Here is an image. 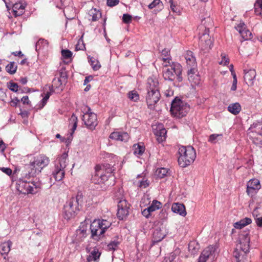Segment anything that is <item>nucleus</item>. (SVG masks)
Here are the masks:
<instances>
[{"label": "nucleus", "instance_id": "nucleus-1", "mask_svg": "<svg viewBox=\"0 0 262 262\" xmlns=\"http://www.w3.org/2000/svg\"><path fill=\"white\" fill-rule=\"evenodd\" d=\"M50 163L49 158L44 155H40L35 158L33 162L26 164L23 168L16 169L15 173L18 171L21 172V175L26 178H31L39 173L42 169L46 167Z\"/></svg>", "mask_w": 262, "mask_h": 262}, {"label": "nucleus", "instance_id": "nucleus-2", "mask_svg": "<svg viewBox=\"0 0 262 262\" xmlns=\"http://www.w3.org/2000/svg\"><path fill=\"white\" fill-rule=\"evenodd\" d=\"M83 198L82 192L78 191L75 197H72L66 203L63 208L64 219H70L80 210L83 203Z\"/></svg>", "mask_w": 262, "mask_h": 262}, {"label": "nucleus", "instance_id": "nucleus-3", "mask_svg": "<svg viewBox=\"0 0 262 262\" xmlns=\"http://www.w3.org/2000/svg\"><path fill=\"white\" fill-rule=\"evenodd\" d=\"M179 165L183 168L190 165L196 158L195 150L191 146L180 147L179 149Z\"/></svg>", "mask_w": 262, "mask_h": 262}, {"label": "nucleus", "instance_id": "nucleus-4", "mask_svg": "<svg viewBox=\"0 0 262 262\" xmlns=\"http://www.w3.org/2000/svg\"><path fill=\"white\" fill-rule=\"evenodd\" d=\"M166 64L164 65L165 67L163 70V76L165 80L173 81L176 76H177V79L179 82H181L183 80L182 75V66L178 62H171V64L169 66Z\"/></svg>", "mask_w": 262, "mask_h": 262}, {"label": "nucleus", "instance_id": "nucleus-5", "mask_svg": "<svg viewBox=\"0 0 262 262\" xmlns=\"http://www.w3.org/2000/svg\"><path fill=\"white\" fill-rule=\"evenodd\" d=\"M248 136L254 144L262 145V121L254 122L248 129Z\"/></svg>", "mask_w": 262, "mask_h": 262}, {"label": "nucleus", "instance_id": "nucleus-6", "mask_svg": "<svg viewBox=\"0 0 262 262\" xmlns=\"http://www.w3.org/2000/svg\"><path fill=\"white\" fill-rule=\"evenodd\" d=\"M106 222V220H95L91 223L90 229L93 239L98 241L102 237L108 227L105 224Z\"/></svg>", "mask_w": 262, "mask_h": 262}, {"label": "nucleus", "instance_id": "nucleus-7", "mask_svg": "<svg viewBox=\"0 0 262 262\" xmlns=\"http://www.w3.org/2000/svg\"><path fill=\"white\" fill-rule=\"evenodd\" d=\"M249 231H243L239 234L238 237V243L236 245V248L233 252L234 257L237 259L240 254L238 250L240 249L244 253H247L249 251L250 248V237L249 236Z\"/></svg>", "mask_w": 262, "mask_h": 262}, {"label": "nucleus", "instance_id": "nucleus-8", "mask_svg": "<svg viewBox=\"0 0 262 262\" xmlns=\"http://www.w3.org/2000/svg\"><path fill=\"white\" fill-rule=\"evenodd\" d=\"M21 177L16 182V189L21 193L28 194V193H35L36 191L33 186H35V189H37V186L35 184L27 181L25 179H29L30 178H26L21 175L20 172Z\"/></svg>", "mask_w": 262, "mask_h": 262}, {"label": "nucleus", "instance_id": "nucleus-9", "mask_svg": "<svg viewBox=\"0 0 262 262\" xmlns=\"http://www.w3.org/2000/svg\"><path fill=\"white\" fill-rule=\"evenodd\" d=\"M207 21L209 24L204 26V32L200 37L199 42V45L202 50H209L212 46V41L209 36V27L212 26V22L209 17L207 18Z\"/></svg>", "mask_w": 262, "mask_h": 262}, {"label": "nucleus", "instance_id": "nucleus-10", "mask_svg": "<svg viewBox=\"0 0 262 262\" xmlns=\"http://www.w3.org/2000/svg\"><path fill=\"white\" fill-rule=\"evenodd\" d=\"M170 112L173 116L180 118L186 115L187 108L180 99L176 98L171 102Z\"/></svg>", "mask_w": 262, "mask_h": 262}, {"label": "nucleus", "instance_id": "nucleus-11", "mask_svg": "<svg viewBox=\"0 0 262 262\" xmlns=\"http://www.w3.org/2000/svg\"><path fill=\"white\" fill-rule=\"evenodd\" d=\"M82 121L86 127L90 129H94L98 124L97 117L96 114L91 112L90 107L83 110Z\"/></svg>", "mask_w": 262, "mask_h": 262}, {"label": "nucleus", "instance_id": "nucleus-12", "mask_svg": "<svg viewBox=\"0 0 262 262\" xmlns=\"http://www.w3.org/2000/svg\"><path fill=\"white\" fill-rule=\"evenodd\" d=\"M95 169V174L92 176V181L95 184L104 183L108 180V178L112 173L111 170H109L111 172H110L107 171L106 173L107 174L109 173V174L107 175L106 172H104V167H102L99 165L96 166Z\"/></svg>", "mask_w": 262, "mask_h": 262}, {"label": "nucleus", "instance_id": "nucleus-13", "mask_svg": "<svg viewBox=\"0 0 262 262\" xmlns=\"http://www.w3.org/2000/svg\"><path fill=\"white\" fill-rule=\"evenodd\" d=\"M117 207V217L120 220H123L128 214L129 204L125 200H120L118 202Z\"/></svg>", "mask_w": 262, "mask_h": 262}, {"label": "nucleus", "instance_id": "nucleus-14", "mask_svg": "<svg viewBox=\"0 0 262 262\" xmlns=\"http://www.w3.org/2000/svg\"><path fill=\"white\" fill-rule=\"evenodd\" d=\"M160 97V92H147L146 101L148 107L150 110H154L155 107V105L159 101Z\"/></svg>", "mask_w": 262, "mask_h": 262}, {"label": "nucleus", "instance_id": "nucleus-15", "mask_svg": "<svg viewBox=\"0 0 262 262\" xmlns=\"http://www.w3.org/2000/svg\"><path fill=\"white\" fill-rule=\"evenodd\" d=\"M146 89L147 92H160L158 80L155 77H149L147 80Z\"/></svg>", "mask_w": 262, "mask_h": 262}, {"label": "nucleus", "instance_id": "nucleus-16", "mask_svg": "<svg viewBox=\"0 0 262 262\" xmlns=\"http://www.w3.org/2000/svg\"><path fill=\"white\" fill-rule=\"evenodd\" d=\"M215 248L213 246H209L206 247L201 253L198 261L206 262L210 255H212L215 252Z\"/></svg>", "mask_w": 262, "mask_h": 262}, {"label": "nucleus", "instance_id": "nucleus-17", "mask_svg": "<svg viewBox=\"0 0 262 262\" xmlns=\"http://www.w3.org/2000/svg\"><path fill=\"white\" fill-rule=\"evenodd\" d=\"M244 80L248 85H252L256 76V71L254 69L244 70Z\"/></svg>", "mask_w": 262, "mask_h": 262}, {"label": "nucleus", "instance_id": "nucleus-18", "mask_svg": "<svg viewBox=\"0 0 262 262\" xmlns=\"http://www.w3.org/2000/svg\"><path fill=\"white\" fill-rule=\"evenodd\" d=\"M77 117L76 116L75 114H73L70 119V124H72V128L71 129V132H70L69 134H68V136L66 141V143L67 144L70 143L73 139V134L74 133L75 129H76L77 126Z\"/></svg>", "mask_w": 262, "mask_h": 262}, {"label": "nucleus", "instance_id": "nucleus-19", "mask_svg": "<svg viewBox=\"0 0 262 262\" xmlns=\"http://www.w3.org/2000/svg\"><path fill=\"white\" fill-rule=\"evenodd\" d=\"M68 157V154L66 152L63 153L57 159L55 168L58 167V168H61V170H64L67 165Z\"/></svg>", "mask_w": 262, "mask_h": 262}, {"label": "nucleus", "instance_id": "nucleus-20", "mask_svg": "<svg viewBox=\"0 0 262 262\" xmlns=\"http://www.w3.org/2000/svg\"><path fill=\"white\" fill-rule=\"evenodd\" d=\"M166 133V130L162 125L157 126V128L155 129L154 134L157 137L159 142H162L165 139Z\"/></svg>", "mask_w": 262, "mask_h": 262}, {"label": "nucleus", "instance_id": "nucleus-21", "mask_svg": "<svg viewBox=\"0 0 262 262\" xmlns=\"http://www.w3.org/2000/svg\"><path fill=\"white\" fill-rule=\"evenodd\" d=\"M191 68L187 71L188 78L190 82L194 83V84L199 83L200 78L197 75L195 74L196 70L194 67H190Z\"/></svg>", "mask_w": 262, "mask_h": 262}, {"label": "nucleus", "instance_id": "nucleus-22", "mask_svg": "<svg viewBox=\"0 0 262 262\" xmlns=\"http://www.w3.org/2000/svg\"><path fill=\"white\" fill-rule=\"evenodd\" d=\"M171 210L173 212L179 214L182 216H185L187 213L185 206L183 204L179 203H174L172 205Z\"/></svg>", "mask_w": 262, "mask_h": 262}, {"label": "nucleus", "instance_id": "nucleus-23", "mask_svg": "<svg viewBox=\"0 0 262 262\" xmlns=\"http://www.w3.org/2000/svg\"><path fill=\"white\" fill-rule=\"evenodd\" d=\"M101 253L98 249L95 247L87 257L88 262H99Z\"/></svg>", "mask_w": 262, "mask_h": 262}, {"label": "nucleus", "instance_id": "nucleus-24", "mask_svg": "<svg viewBox=\"0 0 262 262\" xmlns=\"http://www.w3.org/2000/svg\"><path fill=\"white\" fill-rule=\"evenodd\" d=\"M185 58L187 66L189 67H195L196 66L195 58L191 51H187L186 52Z\"/></svg>", "mask_w": 262, "mask_h": 262}, {"label": "nucleus", "instance_id": "nucleus-25", "mask_svg": "<svg viewBox=\"0 0 262 262\" xmlns=\"http://www.w3.org/2000/svg\"><path fill=\"white\" fill-rule=\"evenodd\" d=\"M64 170H61V168H58V167L55 168L52 172L53 177L56 181H61L64 178Z\"/></svg>", "mask_w": 262, "mask_h": 262}, {"label": "nucleus", "instance_id": "nucleus-26", "mask_svg": "<svg viewBox=\"0 0 262 262\" xmlns=\"http://www.w3.org/2000/svg\"><path fill=\"white\" fill-rule=\"evenodd\" d=\"M12 243L9 241L2 243L0 245V252L2 255H7L10 251Z\"/></svg>", "mask_w": 262, "mask_h": 262}, {"label": "nucleus", "instance_id": "nucleus-27", "mask_svg": "<svg viewBox=\"0 0 262 262\" xmlns=\"http://www.w3.org/2000/svg\"><path fill=\"white\" fill-rule=\"evenodd\" d=\"M252 220L250 218L245 217L234 224V227L236 229H242L244 227L251 224Z\"/></svg>", "mask_w": 262, "mask_h": 262}, {"label": "nucleus", "instance_id": "nucleus-28", "mask_svg": "<svg viewBox=\"0 0 262 262\" xmlns=\"http://www.w3.org/2000/svg\"><path fill=\"white\" fill-rule=\"evenodd\" d=\"M228 111L233 115H237L241 111V106L238 102L230 104L228 106Z\"/></svg>", "mask_w": 262, "mask_h": 262}, {"label": "nucleus", "instance_id": "nucleus-29", "mask_svg": "<svg viewBox=\"0 0 262 262\" xmlns=\"http://www.w3.org/2000/svg\"><path fill=\"white\" fill-rule=\"evenodd\" d=\"M88 14L90 17H92L91 20L94 21L97 20L101 16L100 11L96 8H92L89 10Z\"/></svg>", "mask_w": 262, "mask_h": 262}, {"label": "nucleus", "instance_id": "nucleus-30", "mask_svg": "<svg viewBox=\"0 0 262 262\" xmlns=\"http://www.w3.org/2000/svg\"><path fill=\"white\" fill-rule=\"evenodd\" d=\"M165 235L161 233L160 229H156L153 233V243H157L161 241L164 237Z\"/></svg>", "mask_w": 262, "mask_h": 262}, {"label": "nucleus", "instance_id": "nucleus-31", "mask_svg": "<svg viewBox=\"0 0 262 262\" xmlns=\"http://www.w3.org/2000/svg\"><path fill=\"white\" fill-rule=\"evenodd\" d=\"M76 233L80 236L81 241L82 240V238L86 236V227H85V223H81L79 228L76 230Z\"/></svg>", "mask_w": 262, "mask_h": 262}, {"label": "nucleus", "instance_id": "nucleus-32", "mask_svg": "<svg viewBox=\"0 0 262 262\" xmlns=\"http://www.w3.org/2000/svg\"><path fill=\"white\" fill-rule=\"evenodd\" d=\"M116 135L117 136L116 140L122 142H126L129 138V136L126 132H116Z\"/></svg>", "mask_w": 262, "mask_h": 262}, {"label": "nucleus", "instance_id": "nucleus-33", "mask_svg": "<svg viewBox=\"0 0 262 262\" xmlns=\"http://www.w3.org/2000/svg\"><path fill=\"white\" fill-rule=\"evenodd\" d=\"M48 46V42L47 40L45 39H39L36 43L35 48L36 50L39 51L46 49Z\"/></svg>", "mask_w": 262, "mask_h": 262}, {"label": "nucleus", "instance_id": "nucleus-34", "mask_svg": "<svg viewBox=\"0 0 262 262\" xmlns=\"http://www.w3.org/2000/svg\"><path fill=\"white\" fill-rule=\"evenodd\" d=\"M25 6L20 4H15L13 7V10L15 15H20L23 13Z\"/></svg>", "mask_w": 262, "mask_h": 262}, {"label": "nucleus", "instance_id": "nucleus-35", "mask_svg": "<svg viewBox=\"0 0 262 262\" xmlns=\"http://www.w3.org/2000/svg\"><path fill=\"white\" fill-rule=\"evenodd\" d=\"M169 3L170 4V7L171 11L180 15L181 14V8L180 6L178 5L177 2H174L173 0H169Z\"/></svg>", "mask_w": 262, "mask_h": 262}, {"label": "nucleus", "instance_id": "nucleus-36", "mask_svg": "<svg viewBox=\"0 0 262 262\" xmlns=\"http://www.w3.org/2000/svg\"><path fill=\"white\" fill-rule=\"evenodd\" d=\"M162 204L157 200H154L152 202L151 204L147 207V208L149 210V211L152 212L161 207Z\"/></svg>", "mask_w": 262, "mask_h": 262}, {"label": "nucleus", "instance_id": "nucleus-37", "mask_svg": "<svg viewBox=\"0 0 262 262\" xmlns=\"http://www.w3.org/2000/svg\"><path fill=\"white\" fill-rule=\"evenodd\" d=\"M247 186L251 187L255 189L259 190L260 188L259 181L256 179L250 180L247 183Z\"/></svg>", "mask_w": 262, "mask_h": 262}, {"label": "nucleus", "instance_id": "nucleus-38", "mask_svg": "<svg viewBox=\"0 0 262 262\" xmlns=\"http://www.w3.org/2000/svg\"><path fill=\"white\" fill-rule=\"evenodd\" d=\"M156 7H157L160 10L163 8V5L160 0H154L148 6V8L150 9H152Z\"/></svg>", "mask_w": 262, "mask_h": 262}, {"label": "nucleus", "instance_id": "nucleus-39", "mask_svg": "<svg viewBox=\"0 0 262 262\" xmlns=\"http://www.w3.org/2000/svg\"><path fill=\"white\" fill-rule=\"evenodd\" d=\"M17 68V67L14 62H11L6 67V70L8 73L14 74L16 71Z\"/></svg>", "mask_w": 262, "mask_h": 262}, {"label": "nucleus", "instance_id": "nucleus-40", "mask_svg": "<svg viewBox=\"0 0 262 262\" xmlns=\"http://www.w3.org/2000/svg\"><path fill=\"white\" fill-rule=\"evenodd\" d=\"M134 154L135 155H141L145 150V147L140 144H134Z\"/></svg>", "mask_w": 262, "mask_h": 262}, {"label": "nucleus", "instance_id": "nucleus-41", "mask_svg": "<svg viewBox=\"0 0 262 262\" xmlns=\"http://www.w3.org/2000/svg\"><path fill=\"white\" fill-rule=\"evenodd\" d=\"M127 95L128 98L133 101L136 102L139 99V95L135 90L129 92Z\"/></svg>", "mask_w": 262, "mask_h": 262}, {"label": "nucleus", "instance_id": "nucleus-42", "mask_svg": "<svg viewBox=\"0 0 262 262\" xmlns=\"http://www.w3.org/2000/svg\"><path fill=\"white\" fill-rule=\"evenodd\" d=\"M49 89H50V92H48L45 94V97L43 98V99L41 100V104H42V107L44 106L46 104L48 100L49 99V98H50V96L51 95V94L53 93V92L54 91H53V85H52L51 86H50Z\"/></svg>", "mask_w": 262, "mask_h": 262}, {"label": "nucleus", "instance_id": "nucleus-43", "mask_svg": "<svg viewBox=\"0 0 262 262\" xmlns=\"http://www.w3.org/2000/svg\"><path fill=\"white\" fill-rule=\"evenodd\" d=\"M222 134H212L210 135L208 141L212 143H215L219 140L222 139Z\"/></svg>", "mask_w": 262, "mask_h": 262}, {"label": "nucleus", "instance_id": "nucleus-44", "mask_svg": "<svg viewBox=\"0 0 262 262\" xmlns=\"http://www.w3.org/2000/svg\"><path fill=\"white\" fill-rule=\"evenodd\" d=\"M156 172L158 177L162 179L167 175L168 169L165 168H160L157 170Z\"/></svg>", "mask_w": 262, "mask_h": 262}, {"label": "nucleus", "instance_id": "nucleus-45", "mask_svg": "<svg viewBox=\"0 0 262 262\" xmlns=\"http://www.w3.org/2000/svg\"><path fill=\"white\" fill-rule=\"evenodd\" d=\"M59 75L60 77H58L57 79V81L60 83V84H62V81H65L67 79V74L64 69H62L59 72Z\"/></svg>", "mask_w": 262, "mask_h": 262}, {"label": "nucleus", "instance_id": "nucleus-46", "mask_svg": "<svg viewBox=\"0 0 262 262\" xmlns=\"http://www.w3.org/2000/svg\"><path fill=\"white\" fill-rule=\"evenodd\" d=\"M254 11L257 15H262V3L255 2L254 4Z\"/></svg>", "mask_w": 262, "mask_h": 262}, {"label": "nucleus", "instance_id": "nucleus-47", "mask_svg": "<svg viewBox=\"0 0 262 262\" xmlns=\"http://www.w3.org/2000/svg\"><path fill=\"white\" fill-rule=\"evenodd\" d=\"M239 33L245 40H249L251 38L252 33L248 30L244 29Z\"/></svg>", "mask_w": 262, "mask_h": 262}, {"label": "nucleus", "instance_id": "nucleus-48", "mask_svg": "<svg viewBox=\"0 0 262 262\" xmlns=\"http://www.w3.org/2000/svg\"><path fill=\"white\" fill-rule=\"evenodd\" d=\"M90 62L92 68L95 71L99 70L101 67L98 61L93 57L90 59Z\"/></svg>", "mask_w": 262, "mask_h": 262}, {"label": "nucleus", "instance_id": "nucleus-49", "mask_svg": "<svg viewBox=\"0 0 262 262\" xmlns=\"http://www.w3.org/2000/svg\"><path fill=\"white\" fill-rule=\"evenodd\" d=\"M222 60L219 62L220 64L223 66H227L229 64L230 59L228 57H226L225 53L221 54Z\"/></svg>", "mask_w": 262, "mask_h": 262}, {"label": "nucleus", "instance_id": "nucleus-50", "mask_svg": "<svg viewBox=\"0 0 262 262\" xmlns=\"http://www.w3.org/2000/svg\"><path fill=\"white\" fill-rule=\"evenodd\" d=\"M85 49V45L83 42V40L81 39H79L75 46L76 50H84Z\"/></svg>", "mask_w": 262, "mask_h": 262}, {"label": "nucleus", "instance_id": "nucleus-51", "mask_svg": "<svg viewBox=\"0 0 262 262\" xmlns=\"http://www.w3.org/2000/svg\"><path fill=\"white\" fill-rule=\"evenodd\" d=\"M132 16L128 14H124L122 16V21L125 24H130L132 22Z\"/></svg>", "mask_w": 262, "mask_h": 262}, {"label": "nucleus", "instance_id": "nucleus-52", "mask_svg": "<svg viewBox=\"0 0 262 262\" xmlns=\"http://www.w3.org/2000/svg\"><path fill=\"white\" fill-rule=\"evenodd\" d=\"M258 190L255 189V188H253L251 187H250L249 186H247L246 191L247 192V194L249 195H250L251 196H253V195H254L257 193V191Z\"/></svg>", "mask_w": 262, "mask_h": 262}, {"label": "nucleus", "instance_id": "nucleus-53", "mask_svg": "<svg viewBox=\"0 0 262 262\" xmlns=\"http://www.w3.org/2000/svg\"><path fill=\"white\" fill-rule=\"evenodd\" d=\"M61 54L63 58L69 59L72 55V53L69 50H62Z\"/></svg>", "mask_w": 262, "mask_h": 262}, {"label": "nucleus", "instance_id": "nucleus-54", "mask_svg": "<svg viewBox=\"0 0 262 262\" xmlns=\"http://www.w3.org/2000/svg\"><path fill=\"white\" fill-rule=\"evenodd\" d=\"M195 244L194 242H191L188 245V249L189 251L193 254H194L197 252L198 248H196L194 245Z\"/></svg>", "mask_w": 262, "mask_h": 262}, {"label": "nucleus", "instance_id": "nucleus-55", "mask_svg": "<svg viewBox=\"0 0 262 262\" xmlns=\"http://www.w3.org/2000/svg\"><path fill=\"white\" fill-rule=\"evenodd\" d=\"M18 85L17 83H14V82H12V83H10V90L13 92H17L18 91H19V90H18Z\"/></svg>", "mask_w": 262, "mask_h": 262}, {"label": "nucleus", "instance_id": "nucleus-56", "mask_svg": "<svg viewBox=\"0 0 262 262\" xmlns=\"http://www.w3.org/2000/svg\"><path fill=\"white\" fill-rule=\"evenodd\" d=\"M0 170L8 176H10L12 173V170L8 167H1L0 168Z\"/></svg>", "mask_w": 262, "mask_h": 262}, {"label": "nucleus", "instance_id": "nucleus-57", "mask_svg": "<svg viewBox=\"0 0 262 262\" xmlns=\"http://www.w3.org/2000/svg\"><path fill=\"white\" fill-rule=\"evenodd\" d=\"M245 25L244 23H240L236 27H235V29L241 33L244 29H245Z\"/></svg>", "mask_w": 262, "mask_h": 262}, {"label": "nucleus", "instance_id": "nucleus-58", "mask_svg": "<svg viewBox=\"0 0 262 262\" xmlns=\"http://www.w3.org/2000/svg\"><path fill=\"white\" fill-rule=\"evenodd\" d=\"M151 212L149 211V210L147 208L145 209H144L142 211V214L145 216L146 218H149L150 216Z\"/></svg>", "mask_w": 262, "mask_h": 262}, {"label": "nucleus", "instance_id": "nucleus-59", "mask_svg": "<svg viewBox=\"0 0 262 262\" xmlns=\"http://www.w3.org/2000/svg\"><path fill=\"white\" fill-rule=\"evenodd\" d=\"M169 52L170 51L168 49H164L162 50L161 52L162 55L164 56V57H169Z\"/></svg>", "mask_w": 262, "mask_h": 262}, {"label": "nucleus", "instance_id": "nucleus-60", "mask_svg": "<svg viewBox=\"0 0 262 262\" xmlns=\"http://www.w3.org/2000/svg\"><path fill=\"white\" fill-rule=\"evenodd\" d=\"M163 61L165 62V64H167L168 66L171 65L170 61L171 60V58L169 57H164L162 58Z\"/></svg>", "mask_w": 262, "mask_h": 262}, {"label": "nucleus", "instance_id": "nucleus-61", "mask_svg": "<svg viewBox=\"0 0 262 262\" xmlns=\"http://www.w3.org/2000/svg\"><path fill=\"white\" fill-rule=\"evenodd\" d=\"M255 221L258 227H262V216L258 217H256L255 218Z\"/></svg>", "mask_w": 262, "mask_h": 262}, {"label": "nucleus", "instance_id": "nucleus-62", "mask_svg": "<svg viewBox=\"0 0 262 262\" xmlns=\"http://www.w3.org/2000/svg\"><path fill=\"white\" fill-rule=\"evenodd\" d=\"M19 102V100L17 98H15L11 101L10 104L13 106H16Z\"/></svg>", "mask_w": 262, "mask_h": 262}, {"label": "nucleus", "instance_id": "nucleus-63", "mask_svg": "<svg viewBox=\"0 0 262 262\" xmlns=\"http://www.w3.org/2000/svg\"><path fill=\"white\" fill-rule=\"evenodd\" d=\"M21 101L24 104H29L30 103V101L29 100V98L28 96H25L23 97V98L21 99Z\"/></svg>", "mask_w": 262, "mask_h": 262}, {"label": "nucleus", "instance_id": "nucleus-64", "mask_svg": "<svg viewBox=\"0 0 262 262\" xmlns=\"http://www.w3.org/2000/svg\"><path fill=\"white\" fill-rule=\"evenodd\" d=\"M148 185H149V183L147 182V181L146 180V181H140L139 186L140 187H143L144 188H146L147 186H148Z\"/></svg>", "mask_w": 262, "mask_h": 262}]
</instances>
